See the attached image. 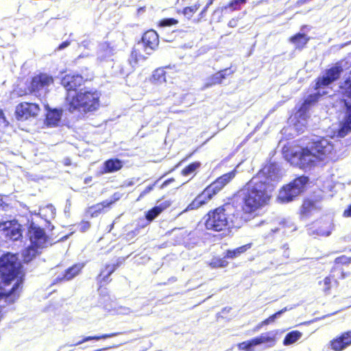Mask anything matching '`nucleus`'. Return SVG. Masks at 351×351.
<instances>
[{
	"instance_id": "obj_1",
	"label": "nucleus",
	"mask_w": 351,
	"mask_h": 351,
	"mask_svg": "<svg viewBox=\"0 0 351 351\" xmlns=\"http://www.w3.org/2000/svg\"><path fill=\"white\" fill-rule=\"evenodd\" d=\"M274 165H265L243 187L241 209L228 202L210 210L204 216L208 231L224 232L230 228H240L258 216V211L269 204L274 190L271 181L275 176Z\"/></svg>"
},
{
	"instance_id": "obj_2",
	"label": "nucleus",
	"mask_w": 351,
	"mask_h": 351,
	"mask_svg": "<svg viewBox=\"0 0 351 351\" xmlns=\"http://www.w3.org/2000/svg\"><path fill=\"white\" fill-rule=\"evenodd\" d=\"M25 273L18 254L6 252L0 256V301L15 303L23 291Z\"/></svg>"
},
{
	"instance_id": "obj_3",
	"label": "nucleus",
	"mask_w": 351,
	"mask_h": 351,
	"mask_svg": "<svg viewBox=\"0 0 351 351\" xmlns=\"http://www.w3.org/2000/svg\"><path fill=\"white\" fill-rule=\"evenodd\" d=\"M310 147H303L295 150L291 147L283 148V156L291 164L304 169L317 165L319 162L332 159L335 155L333 144L324 137L311 139Z\"/></svg>"
},
{
	"instance_id": "obj_4",
	"label": "nucleus",
	"mask_w": 351,
	"mask_h": 351,
	"mask_svg": "<svg viewBox=\"0 0 351 351\" xmlns=\"http://www.w3.org/2000/svg\"><path fill=\"white\" fill-rule=\"evenodd\" d=\"M67 110L84 114L93 112L100 106V94L97 90L86 89L76 92L73 95L65 97Z\"/></svg>"
},
{
	"instance_id": "obj_5",
	"label": "nucleus",
	"mask_w": 351,
	"mask_h": 351,
	"mask_svg": "<svg viewBox=\"0 0 351 351\" xmlns=\"http://www.w3.org/2000/svg\"><path fill=\"white\" fill-rule=\"evenodd\" d=\"M309 178L302 175L283 186L279 191L278 199L280 203L285 204L293 201L297 196L305 190V187Z\"/></svg>"
},
{
	"instance_id": "obj_6",
	"label": "nucleus",
	"mask_w": 351,
	"mask_h": 351,
	"mask_svg": "<svg viewBox=\"0 0 351 351\" xmlns=\"http://www.w3.org/2000/svg\"><path fill=\"white\" fill-rule=\"evenodd\" d=\"M223 188L224 186L217 180V179L215 180L195 197V199L187 206L184 211L195 210L205 205Z\"/></svg>"
},
{
	"instance_id": "obj_7",
	"label": "nucleus",
	"mask_w": 351,
	"mask_h": 351,
	"mask_svg": "<svg viewBox=\"0 0 351 351\" xmlns=\"http://www.w3.org/2000/svg\"><path fill=\"white\" fill-rule=\"evenodd\" d=\"M23 227L16 219L0 221V234L7 242L21 241Z\"/></svg>"
},
{
	"instance_id": "obj_8",
	"label": "nucleus",
	"mask_w": 351,
	"mask_h": 351,
	"mask_svg": "<svg viewBox=\"0 0 351 351\" xmlns=\"http://www.w3.org/2000/svg\"><path fill=\"white\" fill-rule=\"evenodd\" d=\"M178 77V69L175 65H167L156 69L150 77V81L155 84H161L167 82H173Z\"/></svg>"
},
{
	"instance_id": "obj_9",
	"label": "nucleus",
	"mask_w": 351,
	"mask_h": 351,
	"mask_svg": "<svg viewBox=\"0 0 351 351\" xmlns=\"http://www.w3.org/2000/svg\"><path fill=\"white\" fill-rule=\"evenodd\" d=\"M343 72V68L340 62L335 63V64L325 71V75L318 77L315 80V84L314 90H317L329 86L332 82L337 81Z\"/></svg>"
},
{
	"instance_id": "obj_10",
	"label": "nucleus",
	"mask_w": 351,
	"mask_h": 351,
	"mask_svg": "<svg viewBox=\"0 0 351 351\" xmlns=\"http://www.w3.org/2000/svg\"><path fill=\"white\" fill-rule=\"evenodd\" d=\"M40 111V106L36 103L23 101L15 108V116L19 121H26L36 117Z\"/></svg>"
},
{
	"instance_id": "obj_11",
	"label": "nucleus",
	"mask_w": 351,
	"mask_h": 351,
	"mask_svg": "<svg viewBox=\"0 0 351 351\" xmlns=\"http://www.w3.org/2000/svg\"><path fill=\"white\" fill-rule=\"evenodd\" d=\"M27 236L30 243L43 248L48 242V237L45 230L34 222L27 226Z\"/></svg>"
},
{
	"instance_id": "obj_12",
	"label": "nucleus",
	"mask_w": 351,
	"mask_h": 351,
	"mask_svg": "<svg viewBox=\"0 0 351 351\" xmlns=\"http://www.w3.org/2000/svg\"><path fill=\"white\" fill-rule=\"evenodd\" d=\"M85 80L83 76L77 73L65 74L60 80V84L65 88V97L68 95H73V92H77V89L84 85Z\"/></svg>"
},
{
	"instance_id": "obj_13",
	"label": "nucleus",
	"mask_w": 351,
	"mask_h": 351,
	"mask_svg": "<svg viewBox=\"0 0 351 351\" xmlns=\"http://www.w3.org/2000/svg\"><path fill=\"white\" fill-rule=\"evenodd\" d=\"M54 82L53 77L46 73H40L34 75L30 80L27 89L29 93H38L44 88H48Z\"/></svg>"
},
{
	"instance_id": "obj_14",
	"label": "nucleus",
	"mask_w": 351,
	"mask_h": 351,
	"mask_svg": "<svg viewBox=\"0 0 351 351\" xmlns=\"http://www.w3.org/2000/svg\"><path fill=\"white\" fill-rule=\"evenodd\" d=\"M112 199L108 201L104 200L91 206H89L86 213L90 217H97L100 214L105 212L106 209L110 208L111 206L120 199V195L117 193H114L112 195Z\"/></svg>"
},
{
	"instance_id": "obj_15",
	"label": "nucleus",
	"mask_w": 351,
	"mask_h": 351,
	"mask_svg": "<svg viewBox=\"0 0 351 351\" xmlns=\"http://www.w3.org/2000/svg\"><path fill=\"white\" fill-rule=\"evenodd\" d=\"M351 345V330L341 332L329 342L333 351H342Z\"/></svg>"
},
{
	"instance_id": "obj_16",
	"label": "nucleus",
	"mask_w": 351,
	"mask_h": 351,
	"mask_svg": "<svg viewBox=\"0 0 351 351\" xmlns=\"http://www.w3.org/2000/svg\"><path fill=\"white\" fill-rule=\"evenodd\" d=\"M141 42L145 49H149L151 52H147L150 55L152 51L157 49L159 45V36L156 31L149 29L146 31L141 37Z\"/></svg>"
},
{
	"instance_id": "obj_17",
	"label": "nucleus",
	"mask_w": 351,
	"mask_h": 351,
	"mask_svg": "<svg viewBox=\"0 0 351 351\" xmlns=\"http://www.w3.org/2000/svg\"><path fill=\"white\" fill-rule=\"evenodd\" d=\"M121 265V261H117L116 263L110 265L106 264L104 268L100 271L97 280L100 285V287L106 285L111 281L110 279V275Z\"/></svg>"
},
{
	"instance_id": "obj_18",
	"label": "nucleus",
	"mask_w": 351,
	"mask_h": 351,
	"mask_svg": "<svg viewBox=\"0 0 351 351\" xmlns=\"http://www.w3.org/2000/svg\"><path fill=\"white\" fill-rule=\"evenodd\" d=\"M321 291L325 295H330L339 286V282L333 274H329L318 282Z\"/></svg>"
},
{
	"instance_id": "obj_19",
	"label": "nucleus",
	"mask_w": 351,
	"mask_h": 351,
	"mask_svg": "<svg viewBox=\"0 0 351 351\" xmlns=\"http://www.w3.org/2000/svg\"><path fill=\"white\" fill-rule=\"evenodd\" d=\"M346 114L337 131V136L344 137L351 132V104L345 101Z\"/></svg>"
},
{
	"instance_id": "obj_20",
	"label": "nucleus",
	"mask_w": 351,
	"mask_h": 351,
	"mask_svg": "<svg viewBox=\"0 0 351 351\" xmlns=\"http://www.w3.org/2000/svg\"><path fill=\"white\" fill-rule=\"evenodd\" d=\"M82 267L81 264L73 265L67 268L61 275L57 276L53 283H59L73 279L81 272Z\"/></svg>"
},
{
	"instance_id": "obj_21",
	"label": "nucleus",
	"mask_w": 351,
	"mask_h": 351,
	"mask_svg": "<svg viewBox=\"0 0 351 351\" xmlns=\"http://www.w3.org/2000/svg\"><path fill=\"white\" fill-rule=\"evenodd\" d=\"M317 199L306 198L303 200L300 207V215L302 217H308L314 212L320 209Z\"/></svg>"
},
{
	"instance_id": "obj_22",
	"label": "nucleus",
	"mask_w": 351,
	"mask_h": 351,
	"mask_svg": "<svg viewBox=\"0 0 351 351\" xmlns=\"http://www.w3.org/2000/svg\"><path fill=\"white\" fill-rule=\"evenodd\" d=\"M311 38L304 33H297L289 38V41L295 45V48L302 50L306 47Z\"/></svg>"
},
{
	"instance_id": "obj_23",
	"label": "nucleus",
	"mask_w": 351,
	"mask_h": 351,
	"mask_svg": "<svg viewBox=\"0 0 351 351\" xmlns=\"http://www.w3.org/2000/svg\"><path fill=\"white\" fill-rule=\"evenodd\" d=\"M171 206L170 201H165L158 206H156L148 210L145 214V218L147 221H152L157 217L163 210Z\"/></svg>"
},
{
	"instance_id": "obj_24",
	"label": "nucleus",
	"mask_w": 351,
	"mask_h": 351,
	"mask_svg": "<svg viewBox=\"0 0 351 351\" xmlns=\"http://www.w3.org/2000/svg\"><path fill=\"white\" fill-rule=\"evenodd\" d=\"M40 249L42 248L30 243L29 245L23 249L21 252L23 261L27 263L32 261L38 254L40 253L39 251Z\"/></svg>"
},
{
	"instance_id": "obj_25",
	"label": "nucleus",
	"mask_w": 351,
	"mask_h": 351,
	"mask_svg": "<svg viewBox=\"0 0 351 351\" xmlns=\"http://www.w3.org/2000/svg\"><path fill=\"white\" fill-rule=\"evenodd\" d=\"M232 73V71H231L230 69L220 70L208 77V85L214 86L221 84L222 81L227 77V76L230 75Z\"/></svg>"
},
{
	"instance_id": "obj_26",
	"label": "nucleus",
	"mask_w": 351,
	"mask_h": 351,
	"mask_svg": "<svg viewBox=\"0 0 351 351\" xmlns=\"http://www.w3.org/2000/svg\"><path fill=\"white\" fill-rule=\"evenodd\" d=\"M256 339L258 345L265 343L267 347H273L277 342L276 333L274 331L263 333Z\"/></svg>"
},
{
	"instance_id": "obj_27",
	"label": "nucleus",
	"mask_w": 351,
	"mask_h": 351,
	"mask_svg": "<svg viewBox=\"0 0 351 351\" xmlns=\"http://www.w3.org/2000/svg\"><path fill=\"white\" fill-rule=\"evenodd\" d=\"M62 110L58 109L50 110L47 112L45 118V123L47 126H57L60 121Z\"/></svg>"
},
{
	"instance_id": "obj_28",
	"label": "nucleus",
	"mask_w": 351,
	"mask_h": 351,
	"mask_svg": "<svg viewBox=\"0 0 351 351\" xmlns=\"http://www.w3.org/2000/svg\"><path fill=\"white\" fill-rule=\"evenodd\" d=\"M123 167L121 160L118 158H110L104 163L103 173H112L120 170Z\"/></svg>"
},
{
	"instance_id": "obj_29",
	"label": "nucleus",
	"mask_w": 351,
	"mask_h": 351,
	"mask_svg": "<svg viewBox=\"0 0 351 351\" xmlns=\"http://www.w3.org/2000/svg\"><path fill=\"white\" fill-rule=\"evenodd\" d=\"M252 247V243H247L241 246H239L233 250H228L225 254L226 258L233 259L240 256L241 254H244L247 250L250 249Z\"/></svg>"
},
{
	"instance_id": "obj_30",
	"label": "nucleus",
	"mask_w": 351,
	"mask_h": 351,
	"mask_svg": "<svg viewBox=\"0 0 351 351\" xmlns=\"http://www.w3.org/2000/svg\"><path fill=\"white\" fill-rule=\"evenodd\" d=\"M290 309H291V308H288L286 306V307L279 310L278 311L276 312L275 313L271 315L269 317H267V319H265L263 320L262 322H261L260 323H258L256 325V326L255 327L254 331H257V330H260L264 326H267V325L270 324L271 323H273L278 316H280V315H282V313H284L285 312H286Z\"/></svg>"
},
{
	"instance_id": "obj_31",
	"label": "nucleus",
	"mask_w": 351,
	"mask_h": 351,
	"mask_svg": "<svg viewBox=\"0 0 351 351\" xmlns=\"http://www.w3.org/2000/svg\"><path fill=\"white\" fill-rule=\"evenodd\" d=\"M202 167V163L199 161H193L184 167L180 173L182 176L186 177L191 175L195 176L197 170Z\"/></svg>"
},
{
	"instance_id": "obj_32",
	"label": "nucleus",
	"mask_w": 351,
	"mask_h": 351,
	"mask_svg": "<svg viewBox=\"0 0 351 351\" xmlns=\"http://www.w3.org/2000/svg\"><path fill=\"white\" fill-rule=\"evenodd\" d=\"M146 59L147 57L142 53L141 49L132 48L130 56V63L131 64L136 65L140 61H144Z\"/></svg>"
},
{
	"instance_id": "obj_33",
	"label": "nucleus",
	"mask_w": 351,
	"mask_h": 351,
	"mask_svg": "<svg viewBox=\"0 0 351 351\" xmlns=\"http://www.w3.org/2000/svg\"><path fill=\"white\" fill-rule=\"evenodd\" d=\"M302 337V333L298 330H293L288 332L284 340L283 344L285 346L291 345L296 342Z\"/></svg>"
},
{
	"instance_id": "obj_34",
	"label": "nucleus",
	"mask_w": 351,
	"mask_h": 351,
	"mask_svg": "<svg viewBox=\"0 0 351 351\" xmlns=\"http://www.w3.org/2000/svg\"><path fill=\"white\" fill-rule=\"evenodd\" d=\"M320 95H321L319 93L309 95L302 104L299 111H305L307 110L310 105L313 104L318 101Z\"/></svg>"
},
{
	"instance_id": "obj_35",
	"label": "nucleus",
	"mask_w": 351,
	"mask_h": 351,
	"mask_svg": "<svg viewBox=\"0 0 351 351\" xmlns=\"http://www.w3.org/2000/svg\"><path fill=\"white\" fill-rule=\"evenodd\" d=\"M256 337H254L248 341H245L238 343L237 347L240 350L244 351H254V347L258 346Z\"/></svg>"
},
{
	"instance_id": "obj_36",
	"label": "nucleus",
	"mask_w": 351,
	"mask_h": 351,
	"mask_svg": "<svg viewBox=\"0 0 351 351\" xmlns=\"http://www.w3.org/2000/svg\"><path fill=\"white\" fill-rule=\"evenodd\" d=\"M237 174V170L234 169L231 171L224 173L221 176L218 177L217 180L225 187L229 184L235 177Z\"/></svg>"
},
{
	"instance_id": "obj_37",
	"label": "nucleus",
	"mask_w": 351,
	"mask_h": 351,
	"mask_svg": "<svg viewBox=\"0 0 351 351\" xmlns=\"http://www.w3.org/2000/svg\"><path fill=\"white\" fill-rule=\"evenodd\" d=\"M199 3H195L193 5L185 7L182 10V13L187 19H190L194 15V14L199 10Z\"/></svg>"
},
{
	"instance_id": "obj_38",
	"label": "nucleus",
	"mask_w": 351,
	"mask_h": 351,
	"mask_svg": "<svg viewBox=\"0 0 351 351\" xmlns=\"http://www.w3.org/2000/svg\"><path fill=\"white\" fill-rule=\"evenodd\" d=\"M228 263L224 258H213L210 263V266L213 268L225 267L228 265Z\"/></svg>"
},
{
	"instance_id": "obj_39",
	"label": "nucleus",
	"mask_w": 351,
	"mask_h": 351,
	"mask_svg": "<svg viewBox=\"0 0 351 351\" xmlns=\"http://www.w3.org/2000/svg\"><path fill=\"white\" fill-rule=\"evenodd\" d=\"M112 336H114V334H104V335H99V336H88V337H84L82 340L77 341L74 345L78 346L84 342L90 341V340H99L101 339H107V338L111 337Z\"/></svg>"
},
{
	"instance_id": "obj_40",
	"label": "nucleus",
	"mask_w": 351,
	"mask_h": 351,
	"mask_svg": "<svg viewBox=\"0 0 351 351\" xmlns=\"http://www.w3.org/2000/svg\"><path fill=\"white\" fill-rule=\"evenodd\" d=\"M247 0H231L226 6H225V9L230 8L231 10H239L241 9V5L242 4H245Z\"/></svg>"
},
{
	"instance_id": "obj_41",
	"label": "nucleus",
	"mask_w": 351,
	"mask_h": 351,
	"mask_svg": "<svg viewBox=\"0 0 351 351\" xmlns=\"http://www.w3.org/2000/svg\"><path fill=\"white\" fill-rule=\"evenodd\" d=\"M343 95L351 99V71L350 77L344 81Z\"/></svg>"
},
{
	"instance_id": "obj_42",
	"label": "nucleus",
	"mask_w": 351,
	"mask_h": 351,
	"mask_svg": "<svg viewBox=\"0 0 351 351\" xmlns=\"http://www.w3.org/2000/svg\"><path fill=\"white\" fill-rule=\"evenodd\" d=\"M178 23V21L173 18L162 19L158 22L160 27H170L176 25Z\"/></svg>"
},
{
	"instance_id": "obj_43",
	"label": "nucleus",
	"mask_w": 351,
	"mask_h": 351,
	"mask_svg": "<svg viewBox=\"0 0 351 351\" xmlns=\"http://www.w3.org/2000/svg\"><path fill=\"white\" fill-rule=\"evenodd\" d=\"M335 263L337 265H348L351 263V257L346 255H341L335 259Z\"/></svg>"
},
{
	"instance_id": "obj_44",
	"label": "nucleus",
	"mask_w": 351,
	"mask_h": 351,
	"mask_svg": "<svg viewBox=\"0 0 351 351\" xmlns=\"http://www.w3.org/2000/svg\"><path fill=\"white\" fill-rule=\"evenodd\" d=\"M156 182H155L152 184L147 186L143 191H141L137 200H140L141 199L144 197L147 193H149L150 191H152L154 189Z\"/></svg>"
},
{
	"instance_id": "obj_45",
	"label": "nucleus",
	"mask_w": 351,
	"mask_h": 351,
	"mask_svg": "<svg viewBox=\"0 0 351 351\" xmlns=\"http://www.w3.org/2000/svg\"><path fill=\"white\" fill-rule=\"evenodd\" d=\"M9 204L5 203L2 198H0V211H5L9 208Z\"/></svg>"
},
{
	"instance_id": "obj_46",
	"label": "nucleus",
	"mask_w": 351,
	"mask_h": 351,
	"mask_svg": "<svg viewBox=\"0 0 351 351\" xmlns=\"http://www.w3.org/2000/svg\"><path fill=\"white\" fill-rule=\"evenodd\" d=\"M343 217H351V204H350L346 209H345L342 214Z\"/></svg>"
},
{
	"instance_id": "obj_47",
	"label": "nucleus",
	"mask_w": 351,
	"mask_h": 351,
	"mask_svg": "<svg viewBox=\"0 0 351 351\" xmlns=\"http://www.w3.org/2000/svg\"><path fill=\"white\" fill-rule=\"evenodd\" d=\"M81 224H82L81 229L83 232L88 230L90 227V223L88 221H82Z\"/></svg>"
},
{
	"instance_id": "obj_48",
	"label": "nucleus",
	"mask_w": 351,
	"mask_h": 351,
	"mask_svg": "<svg viewBox=\"0 0 351 351\" xmlns=\"http://www.w3.org/2000/svg\"><path fill=\"white\" fill-rule=\"evenodd\" d=\"M70 45V41L66 40L62 42L58 47L59 50L63 49L65 47H68Z\"/></svg>"
},
{
	"instance_id": "obj_49",
	"label": "nucleus",
	"mask_w": 351,
	"mask_h": 351,
	"mask_svg": "<svg viewBox=\"0 0 351 351\" xmlns=\"http://www.w3.org/2000/svg\"><path fill=\"white\" fill-rule=\"evenodd\" d=\"M193 155V154H189L188 156H186L185 158H184L183 159H182L176 165V167H179L182 162H185L186 160H187L189 158L191 157V156Z\"/></svg>"
},
{
	"instance_id": "obj_50",
	"label": "nucleus",
	"mask_w": 351,
	"mask_h": 351,
	"mask_svg": "<svg viewBox=\"0 0 351 351\" xmlns=\"http://www.w3.org/2000/svg\"><path fill=\"white\" fill-rule=\"evenodd\" d=\"M0 121H1L2 123H5L7 121L3 110L1 109H0Z\"/></svg>"
},
{
	"instance_id": "obj_51",
	"label": "nucleus",
	"mask_w": 351,
	"mask_h": 351,
	"mask_svg": "<svg viewBox=\"0 0 351 351\" xmlns=\"http://www.w3.org/2000/svg\"><path fill=\"white\" fill-rule=\"evenodd\" d=\"M208 7H206V6L205 5V7L202 10V11L200 12V13H199V18H202V17H204V16L205 13H206V12H207V10H208Z\"/></svg>"
},
{
	"instance_id": "obj_52",
	"label": "nucleus",
	"mask_w": 351,
	"mask_h": 351,
	"mask_svg": "<svg viewBox=\"0 0 351 351\" xmlns=\"http://www.w3.org/2000/svg\"><path fill=\"white\" fill-rule=\"evenodd\" d=\"M232 23H235V21L234 20L230 21L228 23V26L231 27H234L235 24H233Z\"/></svg>"
},
{
	"instance_id": "obj_53",
	"label": "nucleus",
	"mask_w": 351,
	"mask_h": 351,
	"mask_svg": "<svg viewBox=\"0 0 351 351\" xmlns=\"http://www.w3.org/2000/svg\"><path fill=\"white\" fill-rule=\"evenodd\" d=\"M213 1H214V0H208V1L207 2L206 6L209 8V6L213 4Z\"/></svg>"
},
{
	"instance_id": "obj_54",
	"label": "nucleus",
	"mask_w": 351,
	"mask_h": 351,
	"mask_svg": "<svg viewBox=\"0 0 351 351\" xmlns=\"http://www.w3.org/2000/svg\"><path fill=\"white\" fill-rule=\"evenodd\" d=\"M168 182H169V181H168V180H167V181L164 182V183H163V184H162V185H163V186H164V185H166Z\"/></svg>"
}]
</instances>
